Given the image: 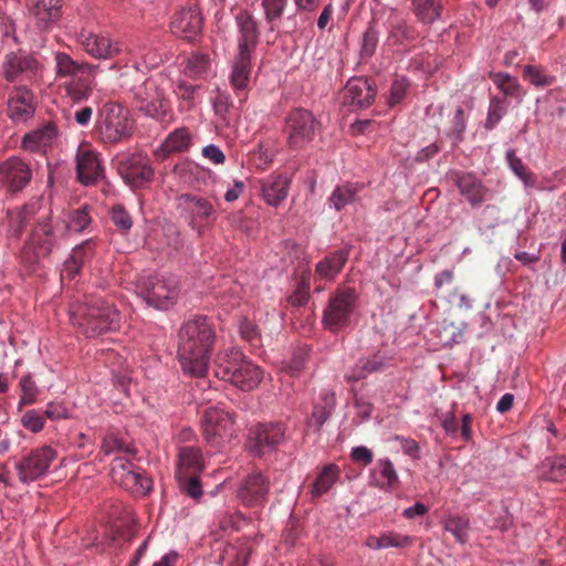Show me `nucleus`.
Masks as SVG:
<instances>
[{"label":"nucleus","instance_id":"nucleus-1","mask_svg":"<svg viewBox=\"0 0 566 566\" xmlns=\"http://www.w3.org/2000/svg\"><path fill=\"white\" fill-rule=\"evenodd\" d=\"M216 331L206 316L186 321L178 332V358L185 374L202 378L208 374Z\"/></svg>","mask_w":566,"mask_h":566},{"label":"nucleus","instance_id":"nucleus-2","mask_svg":"<svg viewBox=\"0 0 566 566\" xmlns=\"http://www.w3.org/2000/svg\"><path fill=\"white\" fill-rule=\"evenodd\" d=\"M91 223L90 208L83 205L70 213L69 222L52 223L51 211H44L39 218L38 226L32 229L31 234L23 248V254L30 262L50 255L59 240L69 230L82 232Z\"/></svg>","mask_w":566,"mask_h":566},{"label":"nucleus","instance_id":"nucleus-3","mask_svg":"<svg viewBox=\"0 0 566 566\" xmlns=\"http://www.w3.org/2000/svg\"><path fill=\"white\" fill-rule=\"evenodd\" d=\"M70 319L86 337H97L117 331L120 315L113 303L102 297L86 296L83 302L70 306Z\"/></svg>","mask_w":566,"mask_h":566},{"label":"nucleus","instance_id":"nucleus-4","mask_svg":"<svg viewBox=\"0 0 566 566\" xmlns=\"http://www.w3.org/2000/svg\"><path fill=\"white\" fill-rule=\"evenodd\" d=\"M213 374L245 391L256 388L263 377L260 367L248 360L235 347L226 348L216 355Z\"/></svg>","mask_w":566,"mask_h":566},{"label":"nucleus","instance_id":"nucleus-5","mask_svg":"<svg viewBox=\"0 0 566 566\" xmlns=\"http://www.w3.org/2000/svg\"><path fill=\"white\" fill-rule=\"evenodd\" d=\"M167 80L151 76L132 90L136 108L147 117L158 122L171 118V103L167 95Z\"/></svg>","mask_w":566,"mask_h":566},{"label":"nucleus","instance_id":"nucleus-6","mask_svg":"<svg viewBox=\"0 0 566 566\" xmlns=\"http://www.w3.org/2000/svg\"><path fill=\"white\" fill-rule=\"evenodd\" d=\"M179 291L178 280L172 275L142 276L136 285L137 295L156 310H168L175 305Z\"/></svg>","mask_w":566,"mask_h":566},{"label":"nucleus","instance_id":"nucleus-7","mask_svg":"<svg viewBox=\"0 0 566 566\" xmlns=\"http://www.w3.org/2000/svg\"><path fill=\"white\" fill-rule=\"evenodd\" d=\"M358 294L354 287H339L331 295L323 313V325L331 332H338L350 324Z\"/></svg>","mask_w":566,"mask_h":566},{"label":"nucleus","instance_id":"nucleus-8","mask_svg":"<svg viewBox=\"0 0 566 566\" xmlns=\"http://www.w3.org/2000/svg\"><path fill=\"white\" fill-rule=\"evenodd\" d=\"M128 109L117 103H106L99 112L97 133L105 143H117L130 136L133 124Z\"/></svg>","mask_w":566,"mask_h":566},{"label":"nucleus","instance_id":"nucleus-9","mask_svg":"<svg viewBox=\"0 0 566 566\" xmlns=\"http://www.w3.org/2000/svg\"><path fill=\"white\" fill-rule=\"evenodd\" d=\"M56 455V451L50 446L32 449L24 453L14 463L18 480L22 484H30L42 479L48 474Z\"/></svg>","mask_w":566,"mask_h":566},{"label":"nucleus","instance_id":"nucleus-10","mask_svg":"<svg viewBox=\"0 0 566 566\" xmlns=\"http://www.w3.org/2000/svg\"><path fill=\"white\" fill-rule=\"evenodd\" d=\"M321 123L314 114L305 108H295L286 117L285 133L287 144L293 149H302L314 140Z\"/></svg>","mask_w":566,"mask_h":566},{"label":"nucleus","instance_id":"nucleus-11","mask_svg":"<svg viewBox=\"0 0 566 566\" xmlns=\"http://www.w3.org/2000/svg\"><path fill=\"white\" fill-rule=\"evenodd\" d=\"M233 423L230 412L219 407H210L205 410L201 418L202 434L208 443L219 446L221 441L232 436Z\"/></svg>","mask_w":566,"mask_h":566},{"label":"nucleus","instance_id":"nucleus-12","mask_svg":"<svg viewBox=\"0 0 566 566\" xmlns=\"http://www.w3.org/2000/svg\"><path fill=\"white\" fill-rule=\"evenodd\" d=\"M31 179L32 169L22 158L12 156L0 163V186L7 192H21Z\"/></svg>","mask_w":566,"mask_h":566},{"label":"nucleus","instance_id":"nucleus-13","mask_svg":"<svg viewBox=\"0 0 566 566\" xmlns=\"http://www.w3.org/2000/svg\"><path fill=\"white\" fill-rule=\"evenodd\" d=\"M180 206L189 214V224L198 233H202L217 219V211L212 203L203 198L191 193H184L179 197Z\"/></svg>","mask_w":566,"mask_h":566},{"label":"nucleus","instance_id":"nucleus-14","mask_svg":"<svg viewBox=\"0 0 566 566\" xmlns=\"http://www.w3.org/2000/svg\"><path fill=\"white\" fill-rule=\"evenodd\" d=\"M77 42L82 49L94 59H113L123 51L120 42L114 41L104 34L82 31L77 35Z\"/></svg>","mask_w":566,"mask_h":566},{"label":"nucleus","instance_id":"nucleus-15","mask_svg":"<svg viewBox=\"0 0 566 566\" xmlns=\"http://www.w3.org/2000/svg\"><path fill=\"white\" fill-rule=\"evenodd\" d=\"M253 450L261 455L275 450L285 440V428L282 423H260L250 430Z\"/></svg>","mask_w":566,"mask_h":566},{"label":"nucleus","instance_id":"nucleus-16","mask_svg":"<svg viewBox=\"0 0 566 566\" xmlns=\"http://www.w3.org/2000/svg\"><path fill=\"white\" fill-rule=\"evenodd\" d=\"M77 179L83 185H93L103 177V167L98 154L87 144H82L76 151Z\"/></svg>","mask_w":566,"mask_h":566},{"label":"nucleus","instance_id":"nucleus-17","mask_svg":"<svg viewBox=\"0 0 566 566\" xmlns=\"http://www.w3.org/2000/svg\"><path fill=\"white\" fill-rule=\"evenodd\" d=\"M270 481L261 472L249 474L238 490V497L244 506L262 505L269 494Z\"/></svg>","mask_w":566,"mask_h":566},{"label":"nucleus","instance_id":"nucleus-18","mask_svg":"<svg viewBox=\"0 0 566 566\" xmlns=\"http://www.w3.org/2000/svg\"><path fill=\"white\" fill-rule=\"evenodd\" d=\"M118 169L124 180L133 187H143L154 177L149 159L140 154L120 161Z\"/></svg>","mask_w":566,"mask_h":566},{"label":"nucleus","instance_id":"nucleus-19","mask_svg":"<svg viewBox=\"0 0 566 566\" xmlns=\"http://www.w3.org/2000/svg\"><path fill=\"white\" fill-rule=\"evenodd\" d=\"M201 28L202 17L196 7L178 10L170 22L172 33L187 40H192L201 31Z\"/></svg>","mask_w":566,"mask_h":566},{"label":"nucleus","instance_id":"nucleus-20","mask_svg":"<svg viewBox=\"0 0 566 566\" xmlns=\"http://www.w3.org/2000/svg\"><path fill=\"white\" fill-rule=\"evenodd\" d=\"M44 211L51 210L44 206L42 198H34L25 203L15 213L11 214L10 229L12 235L19 238L32 221H34V229L38 226L39 218Z\"/></svg>","mask_w":566,"mask_h":566},{"label":"nucleus","instance_id":"nucleus-21","mask_svg":"<svg viewBox=\"0 0 566 566\" xmlns=\"http://www.w3.org/2000/svg\"><path fill=\"white\" fill-rule=\"evenodd\" d=\"M376 90L373 84L364 77L350 78L344 90V104L358 108H366L375 99Z\"/></svg>","mask_w":566,"mask_h":566},{"label":"nucleus","instance_id":"nucleus-22","mask_svg":"<svg viewBox=\"0 0 566 566\" xmlns=\"http://www.w3.org/2000/svg\"><path fill=\"white\" fill-rule=\"evenodd\" d=\"M34 114L33 94L25 87L14 88L8 101V116L14 122H24Z\"/></svg>","mask_w":566,"mask_h":566},{"label":"nucleus","instance_id":"nucleus-23","mask_svg":"<svg viewBox=\"0 0 566 566\" xmlns=\"http://www.w3.org/2000/svg\"><path fill=\"white\" fill-rule=\"evenodd\" d=\"M191 145L192 134L189 128L178 127L166 136L161 145L155 151V155L158 159L164 160L172 154L188 151Z\"/></svg>","mask_w":566,"mask_h":566},{"label":"nucleus","instance_id":"nucleus-24","mask_svg":"<svg viewBox=\"0 0 566 566\" xmlns=\"http://www.w3.org/2000/svg\"><path fill=\"white\" fill-rule=\"evenodd\" d=\"M264 201L277 207L289 193L291 180L284 175H271L260 181Z\"/></svg>","mask_w":566,"mask_h":566},{"label":"nucleus","instance_id":"nucleus-25","mask_svg":"<svg viewBox=\"0 0 566 566\" xmlns=\"http://www.w3.org/2000/svg\"><path fill=\"white\" fill-rule=\"evenodd\" d=\"M399 483V476L391 460L379 459L369 472V485L391 491Z\"/></svg>","mask_w":566,"mask_h":566},{"label":"nucleus","instance_id":"nucleus-26","mask_svg":"<svg viewBox=\"0 0 566 566\" xmlns=\"http://www.w3.org/2000/svg\"><path fill=\"white\" fill-rule=\"evenodd\" d=\"M239 31V51L252 53L259 39V28L255 18L248 11H241L235 18Z\"/></svg>","mask_w":566,"mask_h":566},{"label":"nucleus","instance_id":"nucleus-27","mask_svg":"<svg viewBox=\"0 0 566 566\" xmlns=\"http://www.w3.org/2000/svg\"><path fill=\"white\" fill-rule=\"evenodd\" d=\"M55 76L56 78H73L81 73L97 71L98 66L88 62L75 61L65 52H56L54 54Z\"/></svg>","mask_w":566,"mask_h":566},{"label":"nucleus","instance_id":"nucleus-28","mask_svg":"<svg viewBox=\"0 0 566 566\" xmlns=\"http://www.w3.org/2000/svg\"><path fill=\"white\" fill-rule=\"evenodd\" d=\"M205 468L201 450L193 446L180 447L176 476L199 474Z\"/></svg>","mask_w":566,"mask_h":566},{"label":"nucleus","instance_id":"nucleus-29","mask_svg":"<svg viewBox=\"0 0 566 566\" xmlns=\"http://www.w3.org/2000/svg\"><path fill=\"white\" fill-rule=\"evenodd\" d=\"M96 71L81 73L65 82L66 95L75 103L86 101L93 93Z\"/></svg>","mask_w":566,"mask_h":566},{"label":"nucleus","instance_id":"nucleus-30","mask_svg":"<svg viewBox=\"0 0 566 566\" xmlns=\"http://www.w3.org/2000/svg\"><path fill=\"white\" fill-rule=\"evenodd\" d=\"M348 250L340 249L321 260L315 268V274L323 280H334L348 260Z\"/></svg>","mask_w":566,"mask_h":566},{"label":"nucleus","instance_id":"nucleus-31","mask_svg":"<svg viewBox=\"0 0 566 566\" xmlns=\"http://www.w3.org/2000/svg\"><path fill=\"white\" fill-rule=\"evenodd\" d=\"M36 61L29 55L15 53L6 54L2 63V74L9 82L15 81L21 74L36 69Z\"/></svg>","mask_w":566,"mask_h":566},{"label":"nucleus","instance_id":"nucleus-32","mask_svg":"<svg viewBox=\"0 0 566 566\" xmlns=\"http://www.w3.org/2000/svg\"><path fill=\"white\" fill-rule=\"evenodd\" d=\"M457 186L462 196L473 206H479L485 200L488 189L482 181L471 174H463L457 178Z\"/></svg>","mask_w":566,"mask_h":566},{"label":"nucleus","instance_id":"nucleus-33","mask_svg":"<svg viewBox=\"0 0 566 566\" xmlns=\"http://www.w3.org/2000/svg\"><path fill=\"white\" fill-rule=\"evenodd\" d=\"M251 74V53L240 52L233 63L230 75V83L237 91H243L248 87Z\"/></svg>","mask_w":566,"mask_h":566},{"label":"nucleus","instance_id":"nucleus-34","mask_svg":"<svg viewBox=\"0 0 566 566\" xmlns=\"http://www.w3.org/2000/svg\"><path fill=\"white\" fill-rule=\"evenodd\" d=\"M412 11L422 23H433L443 12L441 0H411Z\"/></svg>","mask_w":566,"mask_h":566},{"label":"nucleus","instance_id":"nucleus-35","mask_svg":"<svg viewBox=\"0 0 566 566\" xmlns=\"http://www.w3.org/2000/svg\"><path fill=\"white\" fill-rule=\"evenodd\" d=\"M340 470L336 464L325 465L311 485V495L317 499L328 492L339 478Z\"/></svg>","mask_w":566,"mask_h":566},{"label":"nucleus","instance_id":"nucleus-36","mask_svg":"<svg viewBox=\"0 0 566 566\" xmlns=\"http://www.w3.org/2000/svg\"><path fill=\"white\" fill-rule=\"evenodd\" d=\"M31 12L41 22L56 21L62 12L61 0H31Z\"/></svg>","mask_w":566,"mask_h":566},{"label":"nucleus","instance_id":"nucleus-37","mask_svg":"<svg viewBox=\"0 0 566 566\" xmlns=\"http://www.w3.org/2000/svg\"><path fill=\"white\" fill-rule=\"evenodd\" d=\"M539 476L553 482L566 479V455L546 458L539 467Z\"/></svg>","mask_w":566,"mask_h":566},{"label":"nucleus","instance_id":"nucleus-38","mask_svg":"<svg viewBox=\"0 0 566 566\" xmlns=\"http://www.w3.org/2000/svg\"><path fill=\"white\" fill-rule=\"evenodd\" d=\"M113 480L119 483L123 488L139 494H146L153 488L151 479L135 470L123 473V475Z\"/></svg>","mask_w":566,"mask_h":566},{"label":"nucleus","instance_id":"nucleus-39","mask_svg":"<svg viewBox=\"0 0 566 566\" xmlns=\"http://www.w3.org/2000/svg\"><path fill=\"white\" fill-rule=\"evenodd\" d=\"M56 136V128L52 124L44 125L43 127L31 132L23 138V147L31 151H34L41 147H45Z\"/></svg>","mask_w":566,"mask_h":566},{"label":"nucleus","instance_id":"nucleus-40","mask_svg":"<svg viewBox=\"0 0 566 566\" xmlns=\"http://www.w3.org/2000/svg\"><path fill=\"white\" fill-rule=\"evenodd\" d=\"M287 3L289 0H262L268 32H275L279 30V22L282 19Z\"/></svg>","mask_w":566,"mask_h":566},{"label":"nucleus","instance_id":"nucleus-41","mask_svg":"<svg viewBox=\"0 0 566 566\" xmlns=\"http://www.w3.org/2000/svg\"><path fill=\"white\" fill-rule=\"evenodd\" d=\"M175 171L185 184L192 187H198L200 185V178L210 172L208 169L191 160H185L176 165Z\"/></svg>","mask_w":566,"mask_h":566},{"label":"nucleus","instance_id":"nucleus-42","mask_svg":"<svg viewBox=\"0 0 566 566\" xmlns=\"http://www.w3.org/2000/svg\"><path fill=\"white\" fill-rule=\"evenodd\" d=\"M210 70V60L207 54L193 53L186 60L184 72L193 78L206 77Z\"/></svg>","mask_w":566,"mask_h":566},{"label":"nucleus","instance_id":"nucleus-43","mask_svg":"<svg viewBox=\"0 0 566 566\" xmlns=\"http://www.w3.org/2000/svg\"><path fill=\"white\" fill-rule=\"evenodd\" d=\"M19 387L21 395L18 402V410L21 411L25 406H30L36 402L40 389L30 374L20 378Z\"/></svg>","mask_w":566,"mask_h":566},{"label":"nucleus","instance_id":"nucleus-44","mask_svg":"<svg viewBox=\"0 0 566 566\" xmlns=\"http://www.w3.org/2000/svg\"><path fill=\"white\" fill-rule=\"evenodd\" d=\"M357 191L358 188L349 184L338 186L332 192L328 201L335 210L339 211L355 201Z\"/></svg>","mask_w":566,"mask_h":566},{"label":"nucleus","instance_id":"nucleus-45","mask_svg":"<svg viewBox=\"0 0 566 566\" xmlns=\"http://www.w3.org/2000/svg\"><path fill=\"white\" fill-rule=\"evenodd\" d=\"M335 406V396L333 392H322V403L314 407L311 422H314L317 428H321L331 416Z\"/></svg>","mask_w":566,"mask_h":566},{"label":"nucleus","instance_id":"nucleus-46","mask_svg":"<svg viewBox=\"0 0 566 566\" xmlns=\"http://www.w3.org/2000/svg\"><path fill=\"white\" fill-rule=\"evenodd\" d=\"M415 30L398 17H392L389 22V40L395 44L415 39Z\"/></svg>","mask_w":566,"mask_h":566},{"label":"nucleus","instance_id":"nucleus-47","mask_svg":"<svg viewBox=\"0 0 566 566\" xmlns=\"http://www.w3.org/2000/svg\"><path fill=\"white\" fill-rule=\"evenodd\" d=\"M102 452L105 454L118 452L135 455V448L120 438L118 433L108 432L103 439Z\"/></svg>","mask_w":566,"mask_h":566},{"label":"nucleus","instance_id":"nucleus-48","mask_svg":"<svg viewBox=\"0 0 566 566\" xmlns=\"http://www.w3.org/2000/svg\"><path fill=\"white\" fill-rule=\"evenodd\" d=\"M469 518L467 516L451 515L443 522V527L450 532L459 543H465L469 532Z\"/></svg>","mask_w":566,"mask_h":566},{"label":"nucleus","instance_id":"nucleus-49","mask_svg":"<svg viewBox=\"0 0 566 566\" xmlns=\"http://www.w3.org/2000/svg\"><path fill=\"white\" fill-rule=\"evenodd\" d=\"M506 161L510 169L526 185L530 186L534 182V176L528 168L523 164L522 159L516 156L514 149L506 151Z\"/></svg>","mask_w":566,"mask_h":566},{"label":"nucleus","instance_id":"nucleus-50","mask_svg":"<svg viewBox=\"0 0 566 566\" xmlns=\"http://www.w3.org/2000/svg\"><path fill=\"white\" fill-rule=\"evenodd\" d=\"M507 105L505 98L493 97L490 102L485 128L493 129L506 113Z\"/></svg>","mask_w":566,"mask_h":566},{"label":"nucleus","instance_id":"nucleus-51","mask_svg":"<svg viewBox=\"0 0 566 566\" xmlns=\"http://www.w3.org/2000/svg\"><path fill=\"white\" fill-rule=\"evenodd\" d=\"M20 422L27 430L38 433L42 431L45 426V417L40 410L30 409L22 415Z\"/></svg>","mask_w":566,"mask_h":566},{"label":"nucleus","instance_id":"nucleus-52","mask_svg":"<svg viewBox=\"0 0 566 566\" xmlns=\"http://www.w3.org/2000/svg\"><path fill=\"white\" fill-rule=\"evenodd\" d=\"M523 74L527 81L536 86H548L555 82L554 76L546 75L542 67L535 65H526Z\"/></svg>","mask_w":566,"mask_h":566},{"label":"nucleus","instance_id":"nucleus-53","mask_svg":"<svg viewBox=\"0 0 566 566\" xmlns=\"http://www.w3.org/2000/svg\"><path fill=\"white\" fill-rule=\"evenodd\" d=\"M180 490L192 499H199L202 494L198 474H181L177 476Z\"/></svg>","mask_w":566,"mask_h":566},{"label":"nucleus","instance_id":"nucleus-54","mask_svg":"<svg viewBox=\"0 0 566 566\" xmlns=\"http://www.w3.org/2000/svg\"><path fill=\"white\" fill-rule=\"evenodd\" d=\"M381 539V549L382 548H389V547H396V548H402L408 547L413 544L412 537L408 535H401L396 532H388L380 535Z\"/></svg>","mask_w":566,"mask_h":566},{"label":"nucleus","instance_id":"nucleus-55","mask_svg":"<svg viewBox=\"0 0 566 566\" xmlns=\"http://www.w3.org/2000/svg\"><path fill=\"white\" fill-rule=\"evenodd\" d=\"M409 83L403 77H397L394 80L390 87V95L388 104L392 107L400 104L407 96Z\"/></svg>","mask_w":566,"mask_h":566},{"label":"nucleus","instance_id":"nucleus-56","mask_svg":"<svg viewBox=\"0 0 566 566\" xmlns=\"http://www.w3.org/2000/svg\"><path fill=\"white\" fill-rule=\"evenodd\" d=\"M492 80L503 92L504 96H514L520 88L516 80L505 73H496L492 75Z\"/></svg>","mask_w":566,"mask_h":566},{"label":"nucleus","instance_id":"nucleus-57","mask_svg":"<svg viewBox=\"0 0 566 566\" xmlns=\"http://www.w3.org/2000/svg\"><path fill=\"white\" fill-rule=\"evenodd\" d=\"M378 43V32L373 22L369 23L368 28L363 35L361 55L371 56L376 50Z\"/></svg>","mask_w":566,"mask_h":566},{"label":"nucleus","instance_id":"nucleus-58","mask_svg":"<svg viewBox=\"0 0 566 566\" xmlns=\"http://www.w3.org/2000/svg\"><path fill=\"white\" fill-rule=\"evenodd\" d=\"M96 243L93 239L86 240L82 242L81 244L76 245L73 250L71 255L76 254V263H80L81 266L92 256L94 253Z\"/></svg>","mask_w":566,"mask_h":566},{"label":"nucleus","instance_id":"nucleus-59","mask_svg":"<svg viewBox=\"0 0 566 566\" xmlns=\"http://www.w3.org/2000/svg\"><path fill=\"white\" fill-rule=\"evenodd\" d=\"M112 221L120 230L127 231L133 221L128 212L122 206H115L112 210Z\"/></svg>","mask_w":566,"mask_h":566},{"label":"nucleus","instance_id":"nucleus-60","mask_svg":"<svg viewBox=\"0 0 566 566\" xmlns=\"http://www.w3.org/2000/svg\"><path fill=\"white\" fill-rule=\"evenodd\" d=\"M133 455L124 454L116 457L112 462L111 473L113 479L123 475V473H126L128 471H133V464L130 462V458Z\"/></svg>","mask_w":566,"mask_h":566},{"label":"nucleus","instance_id":"nucleus-61","mask_svg":"<svg viewBox=\"0 0 566 566\" xmlns=\"http://www.w3.org/2000/svg\"><path fill=\"white\" fill-rule=\"evenodd\" d=\"M144 51L145 49L137 46L127 49V52L133 56V63L136 70H139L142 64L145 66H153L155 64L153 59H149V53H145Z\"/></svg>","mask_w":566,"mask_h":566},{"label":"nucleus","instance_id":"nucleus-62","mask_svg":"<svg viewBox=\"0 0 566 566\" xmlns=\"http://www.w3.org/2000/svg\"><path fill=\"white\" fill-rule=\"evenodd\" d=\"M201 154L203 158L208 159L214 165H223L226 163V155L218 146L213 144L205 146Z\"/></svg>","mask_w":566,"mask_h":566},{"label":"nucleus","instance_id":"nucleus-63","mask_svg":"<svg viewBox=\"0 0 566 566\" xmlns=\"http://www.w3.org/2000/svg\"><path fill=\"white\" fill-rule=\"evenodd\" d=\"M396 440L400 442L403 453L412 459L420 458V447L418 442L410 438L397 436Z\"/></svg>","mask_w":566,"mask_h":566},{"label":"nucleus","instance_id":"nucleus-64","mask_svg":"<svg viewBox=\"0 0 566 566\" xmlns=\"http://www.w3.org/2000/svg\"><path fill=\"white\" fill-rule=\"evenodd\" d=\"M352 459L364 467L370 464L374 459V454L370 449L364 446L355 447L350 452Z\"/></svg>","mask_w":566,"mask_h":566}]
</instances>
